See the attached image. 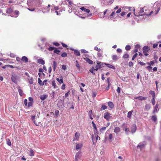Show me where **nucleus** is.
<instances>
[{
	"mask_svg": "<svg viewBox=\"0 0 161 161\" xmlns=\"http://www.w3.org/2000/svg\"><path fill=\"white\" fill-rule=\"evenodd\" d=\"M160 7H161V2H156L154 3L153 6V8L155 10V15L157 14L160 10Z\"/></svg>",
	"mask_w": 161,
	"mask_h": 161,
	"instance_id": "obj_1",
	"label": "nucleus"
},
{
	"mask_svg": "<svg viewBox=\"0 0 161 161\" xmlns=\"http://www.w3.org/2000/svg\"><path fill=\"white\" fill-rule=\"evenodd\" d=\"M82 11H84V12L86 13L85 14V17L88 18H90L92 15V13H90V10L88 9H86L84 7H81L80 8Z\"/></svg>",
	"mask_w": 161,
	"mask_h": 161,
	"instance_id": "obj_2",
	"label": "nucleus"
},
{
	"mask_svg": "<svg viewBox=\"0 0 161 161\" xmlns=\"http://www.w3.org/2000/svg\"><path fill=\"white\" fill-rule=\"evenodd\" d=\"M97 64L95 67L94 70H97L99 69L104 67L105 66V64L106 63H103L101 62H99L98 61H97Z\"/></svg>",
	"mask_w": 161,
	"mask_h": 161,
	"instance_id": "obj_3",
	"label": "nucleus"
},
{
	"mask_svg": "<svg viewBox=\"0 0 161 161\" xmlns=\"http://www.w3.org/2000/svg\"><path fill=\"white\" fill-rule=\"evenodd\" d=\"M59 9V8L58 7H55L54 9H52L51 11L53 13H56L57 15H59L60 14L61 11L60 10L58 11H57Z\"/></svg>",
	"mask_w": 161,
	"mask_h": 161,
	"instance_id": "obj_4",
	"label": "nucleus"
},
{
	"mask_svg": "<svg viewBox=\"0 0 161 161\" xmlns=\"http://www.w3.org/2000/svg\"><path fill=\"white\" fill-rule=\"evenodd\" d=\"M122 126L123 127V129L125 130L126 133L127 135L128 134L130 131L129 129L127 127L125 123L124 124L122 125Z\"/></svg>",
	"mask_w": 161,
	"mask_h": 161,
	"instance_id": "obj_5",
	"label": "nucleus"
},
{
	"mask_svg": "<svg viewBox=\"0 0 161 161\" xmlns=\"http://www.w3.org/2000/svg\"><path fill=\"white\" fill-rule=\"evenodd\" d=\"M19 11L17 10H15L13 11L10 15V16L12 17H17L19 15Z\"/></svg>",
	"mask_w": 161,
	"mask_h": 161,
	"instance_id": "obj_6",
	"label": "nucleus"
},
{
	"mask_svg": "<svg viewBox=\"0 0 161 161\" xmlns=\"http://www.w3.org/2000/svg\"><path fill=\"white\" fill-rule=\"evenodd\" d=\"M110 114L108 113V112H106L104 114V118L107 120H109L111 117V116H110Z\"/></svg>",
	"mask_w": 161,
	"mask_h": 161,
	"instance_id": "obj_7",
	"label": "nucleus"
},
{
	"mask_svg": "<svg viewBox=\"0 0 161 161\" xmlns=\"http://www.w3.org/2000/svg\"><path fill=\"white\" fill-rule=\"evenodd\" d=\"M140 10L139 11V12L138 14H135V9L134 8L133 9V11H134V14L135 15V16H142V14H141L142 13L143 11H144V10H143V8H140Z\"/></svg>",
	"mask_w": 161,
	"mask_h": 161,
	"instance_id": "obj_8",
	"label": "nucleus"
},
{
	"mask_svg": "<svg viewBox=\"0 0 161 161\" xmlns=\"http://www.w3.org/2000/svg\"><path fill=\"white\" fill-rule=\"evenodd\" d=\"M83 146V144L81 143H78L76 144L75 148L76 150L78 151L80 150Z\"/></svg>",
	"mask_w": 161,
	"mask_h": 161,
	"instance_id": "obj_9",
	"label": "nucleus"
},
{
	"mask_svg": "<svg viewBox=\"0 0 161 161\" xmlns=\"http://www.w3.org/2000/svg\"><path fill=\"white\" fill-rule=\"evenodd\" d=\"M80 136V134L78 132H76L75 135V137L74 138L73 141H78Z\"/></svg>",
	"mask_w": 161,
	"mask_h": 161,
	"instance_id": "obj_10",
	"label": "nucleus"
},
{
	"mask_svg": "<svg viewBox=\"0 0 161 161\" xmlns=\"http://www.w3.org/2000/svg\"><path fill=\"white\" fill-rule=\"evenodd\" d=\"M81 156V151H79L76 153L75 156V159H79Z\"/></svg>",
	"mask_w": 161,
	"mask_h": 161,
	"instance_id": "obj_11",
	"label": "nucleus"
},
{
	"mask_svg": "<svg viewBox=\"0 0 161 161\" xmlns=\"http://www.w3.org/2000/svg\"><path fill=\"white\" fill-rule=\"evenodd\" d=\"M136 130V124H133L131 128V132L132 133H135Z\"/></svg>",
	"mask_w": 161,
	"mask_h": 161,
	"instance_id": "obj_12",
	"label": "nucleus"
},
{
	"mask_svg": "<svg viewBox=\"0 0 161 161\" xmlns=\"http://www.w3.org/2000/svg\"><path fill=\"white\" fill-rule=\"evenodd\" d=\"M37 62L38 63L43 65L45 64V61L42 58L37 59Z\"/></svg>",
	"mask_w": 161,
	"mask_h": 161,
	"instance_id": "obj_13",
	"label": "nucleus"
},
{
	"mask_svg": "<svg viewBox=\"0 0 161 161\" xmlns=\"http://www.w3.org/2000/svg\"><path fill=\"white\" fill-rule=\"evenodd\" d=\"M17 78V76L15 74L13 75L11 78L12 81L14 83L16 82V80Z\"/></svg>",
	"mask_w": 161,
	"mask_h": 161,
	"instance_id": "obj_14",
	"label": "nucleus"
},
{
	"mask_svg": "<svg viewBox=\"0 0 161 161\" xmlns=\"http://www.w3.org/2000/svg\"><path fill=\"white\" fill-rule=\"evenodd\" d=\"M30 156L32 157L34 155V151L31 149H30L29 153H28Z\"/></svg>",
	"mask_w": 161,
	"mask_h": 161,
	"instance_id": "obj_15",
	"label": "nucleus"
},
{
	"mask_svg": "<svg viewBox=\"0 0 161 161\" xmlns=\"http://www.w3.org/2000/svg\"><path fill=\"white\" fill-rule=\"evenodd\" d=\"M21 60L23 62H24L25 63H27L28 61V58L25 56H24L22 57Z\"/></svg>",
	"mask_w": 161,
	"mask_h": 161,
	"instance_id": "obj_16",
	"label": "nucleus"
},
{
	"mask_svg": "<svg viewBox=\"0 0 161 161\" xmlns=\"http://www.w3.org/2000/svg\"><path fill=\"white\" fill-rule=\"evenodd\" d=\"M120 131V128L118 127H116L114 129V132L116 134H118Z\"/></svg>",
	"mask_w": 161,
	"mask_h": 161,
	"instance_id": "obj_17",
	"label": "nucleus"
},
{
	"mask_svg": "<svg viewBox=\"0 0 161 161\" xmlns=\"http://www.w3.org/2000/svg\"><path fill=\"white\" fill-rule=\"evenodd\" d=\"M85 59L87 62L90 64H92L93 63V61H92V60L88 58H85Z\"/></svg>",
	"mask_w": 161,
	"mask_h": 161,
	"instance_id": "obj_18",
	"label": "nucleus"
},
{
	"mask_svg": "<svg viewBox=\"0 0 161 161\" xmlns=\"http://www.w3.org/2000/svg\"><path fill=\"white\" fill-rule=\"evenodd\" d=\"M143 52L144 53H147L148 51V47L145 46L143 48Z\"/></svg>",
	"mask_w": 161,
	"mask_h": 161,
	"instance_id": "obj_19",
	"label": "nucleus"
},
{
	"mask_svg": "<svg viewBox=\"0 0 161 161\" xmlns=\"http://www.w3.org/2000/svg\"><path fill=\"white\" fill-rule=\"evenodd\" d=\"M47 95L44 94V95H41L40 96V98L42 100H44L47 98Z\"/></svg>",
	"mask_w": 161,
	"mask_h": 161,
	"instance_id": "obj_20",
	"label": "nucleus"
},
{
	"mask_svg": "<svg viewBox=\"0 0 161 161\" xmlns=\"http://www.w3.org/2000/svg\"><path fill=\"white\" fill-rule=\"evenodd\" d=\"M133 112V110H131V111H129L128 113H127V117L130 119L131 118V115L132 114V113Z\"/></svg>",
	"mask_w": 161,
	"mask_h": 161,
	"instance_id": "obj_21",
	"label": "nucleus"
},
{
	"mask_svg": "<svg viewBox=\"0 0 161 161\" xmlns=\"http://www.w3.org/2000/svg\"><path fill=\"white\" fill-rule=\"evenodd\" d=\"M92 110H90L88 113V115L90 117V118L91 119H93V117L92 116Z\"/></svg>",
	"mask_w": 161,
	"mask_h": 161,
	"instance_id": "obj_22",
	"label": "nucleus"
},
{
	"mask_svg": "<svg viewBox=\"0 0 161 161\" xmlns=\"http://www.w3.org/2000/svg\"><path fill=\"white\" fill-rule=\"evenodd\" d=\"M158 107V105L156 104L155 106L154 109L153 111V113L154 114L156 112H157V109Z\"/></svg>",
	"mask_w": 161,
	"mask_h": 161,
	"instance_id": "obj_23",
	"label": "nucleus"
},
{
	"mask_svg": "<svg viewBox=\"0 0 161 161\" xmlns=\"http://www.w3.org/2000/svg\"><path fill=\"white\" fill-rule=\"evenodd\" d=\"M108 105L109 106V107L111 108H112L114 107V104L113 103L111 102H109L108 103Z\"/></svg>",
	"mask_w": 161,
	"mask_h": 161,
	"instance_id": "obj_24",
	"label": "nucleus"
},
{
	"mask_svg": "<svg viewBox=\"0 0 161 161\" xmlns=\"http://www.w3.org/2000/svg\"><path fill=\"white\" fill-rule=\"evenodd\" d=\"M149 93L152 95L153 98H155V95L154 91L151 90L149 91Z\"/></svg>",
	"mask_w": 161,
	"mask_h": 161,
	"instance_id": "obj_25",
	"label": "nucleus"
},
{
	"mask_svg": "<svg viewBox=\"0 0 161 161\" xmlns=\"http://www.w3.org/2000/svg\"><path fill=\"white\" fill-rule=\"evenodd\" d=\"M105 65H107V66L109 68H112V69H115V68L114 66H113L110 64H105Z\"/></svg>",
	"mask_w": 161,
	"mask_h": 161,
	"instance_id": "obj_26",
	"label": "nucleus"
},
{
	"mask_svg": "<svg viewBox=\"0 0 161 161\" xmlns=\"http://www.w3.org/2000/svg\"><path fill=\"white\" fill-rule=\"evenodd\" d=\"M147 97H143L142 96H139V100L140 101H142V100H145L147 99Z\"/></svg>",
	"mask_w": 161,
	"mask_h": 161,
	"instance_id": "obj_27",
	"label": "nucleus"
},
{
	"mask_svg": "<svg viewBox=\"0 0 161 161\" xmlns=\"http://www.w3.org/2000/svg\"><path fill=\"white\" fill-rule=\"evenodd\" d=\"M150 108H151V107H150V104H147L145 106V110L148 111L150 109Z\"/></svg>",
	"mask_w": 161,
	"mask_h": 161,
	"instance_id": "obj_28",
	"label": "nucleus"
},
{
	"mask_svg": "<svg viewBox=\"0 0 161 161\" xmlns=\"http://www.w3.org/2000/svg\"><path fill=\"white\" fill-rule=\"evenodd\" d=\"M74 54L75 55L77 56H79L80 55V53L79 51L77 50H74Z\"/></svg>",
	"mask_w": 161,
	"mask_h": 161,
	"instance_id": "obj_29",
	"label": "nucleus"
},
{
	"mask_svg": "<svg viewBox=\"0 0 161 161\" xmlns=\"http://www.w3.org/2000/svg\"><path fill=\"white\" fill-rule=\"evenodd\" d=\"M52 86L53 87V88H56L57 87V86L54 80H53L52 81Z\"/></svg>",
	"mask_w": 161,
	"mask_h": 161,
	"instance_id": "obj_30",
	"label": "nucleus"
},
{
	"mask_svg": "<svg viewBox=\"0 0 161 161\" xmlns=\"http://www.w3.org/2000/svg\"><path fill=\"white\" fill-rule=\"evenodd\" d=\"M107 106L104 104L102 105L101 107L100 108V110L102 111L104 110L107 108Z\"/></svg>",
	"mask_w": 161,
	"mask_h": 161,
	"instance_id": "obj_31",
	"label": "nucleus"
},
{
	"mask_svg": "<svg viewBox=\"0 0 161 161\" xmlns=\"http://www.w3.org/2000/svg\"><path fill=\"white\" fill-rule=\"evenodd\" d=\"M28 79L29 81V82L30 84H32L33 83V82L32 78L29 77L28 78Z\"/></svg>",
	"mask_w": 161,
	"mask_h": 161,
	"instance_id": "obj_32",
	"label": "nucleus"
},
{
	"mask_svg": "<svg viewBox=\"0 0 161 161\" xmlns=\"http://www.w3.org/2000/svg\"><path fill=\"white\" fill-rule=\"evenodd\" d=\"M13 12L11 8H8L6 11V12L8 14H11V13Z\"/></svg>",
	"mask_w": 161,
	"mask_h": 161,
	"instance_id": "obj_33",
	"label": "nucleus"
},
{
	"mask_svg": "<svg viewBox=\"0 0 161 161\" xmlns=\"http://www.w3.org/2000/svg\"><path fill=\"white\" fill-rule=\"evenodd\" d=\"M50 6V5L49 4L47 8H46V9H44L43 10V12L44 13H47L48 12L49 10V9L48 8Z\"/></svg>",
	"mask_w": 161,
	"mask_h": 161,
	"instance_id": "obj_34",
	"label": "nucleus"
},
{
	"mask_svg": "<svg viewBox=\"0 0 161 161\" xmlns=\"http://www.w3.org/2000/svg\"><path fill=\"white\" fill-rule=\"evenodd\" d=\"M115 14V12L114 11L112 13L110 16V19L111 20L113 19V17H114V15Z\"/></svg>",
	"mask_w": 161,
	"mask_h": 161,
	"instance_id": "obj_35",
	"label": "nucleus"
},
{
	"mask_svg": "<svg viewBox=\"0 0 161 161\" xmlns=\"http://www.w3.org/2000/svg\"><path fill=\"white\" fill-rule=\"evenodd\" d=\"M57 67V63L55 61H53V69L54 70H55L56 67Z\"/></svg>",
	"mask_w": 161,
	"mask_h": 161,
	"instance_id": "obj_36",
	"label": "nucleus"
},
{
	"mask_svg": "<svg viewBox=\"0 0 161 161\" xmlns=\"http://www.w3.org/2000/svg\"><path fill=\"white\" fill-rule=\"evenodd\" d=\"M38 83L41 86L44 85V83H42V80L39 78L38 79Z\"/></svg>",
	"mask_w": 161,
	"mask_h": 161,
	"instance_id": "obj_37",
	"label": "nucleus"
},
{
	"mask_svg": "<svg viewBox=\"0 0 161 161\" xmlns=\"http://www.w3.org/2000/svg\"><path fill=\"white\" fill-rule=\"evenodd\" d=\"M56 80L59 82L60 84L63 83V80L62 79H59L58 78H57L56 79Z\"/></svg>",
	"mask_w": 161,
	"mask_h": 161,
	"instance_id": "obj_38",
	"label": "nucleus"
},
{
	"mask_svg": "<svg viewBox=\"0 0 161 161\" xmlns=\"http://www.w3.org/2000/svg\"><path fill=\"white\" fill-rule=\"evenodd\" d=\"M144 145L143 144H140L138 145L137 146V147L138 148H139L141 149H142L144 147Z\"/></svg>",
	"mask_w": 161,
	"mask_h": 161,
	"instance_id": "obj_39",
	"label": "nucleus"
},
{
	"mask_svg": "<svg viewBox=\"0 0 161 161\" xmlns=\"http://www.w3.org/2000/svg\"><path fill=\"white\" fill-rule=\"evenodd\" d=\"M97 57L99 59H102L103 57L102 54L100 53H97Z\"/></svg>",
	"mask_w": 161,
	"mask_h": 161,
	"instance_id": "obj_40",
	"label": "nucleus"
},
{
	"mask_svg": "<svg viewBox=\"0 0 161 161\" xmlns=\"http://www.w3.org/2000/svg\"><path fill=\"white\" fill-rule=\"evenodd\" d=\"M18 92L20 95L22 96L23 94V91L22 90L20 89H19L18 90Z\"/></svg>",
	"mask_w": 161,
	"mask_h": 161,
	"instance_id": "obj_41",
	"label": "nucleus"
},
{
	"mask_svg": "<svg viewBox=\"0 0 161 161\" xmlns=\"http://www.w3.org/2000/svg\"><path fill=\"white\" fill-rule=\"evenodd\" d=\"M112 58L114 61H116L118 59L117 56L116 55H114L112 56Z\"/></svg>",
	"mask_w": 161,
	"mask_h": 161,
	"instance_id": "obj_42",
	"label": "nucleus"
},
{
	"mask_svg": "<svg viewBox=\"0 0 161 161\" xmlns=\"http://www.w3.org/2000/svg\"><path fill=\"white\" fill-rule=\"evenodd\" d=\"M152 119L154 122L156 121L157 120V117L155 115L153 116H152Z\"/></svg>",
	"mask_w": 161,
	"mask_h": 161,
	"instance_id": "obj_43",
	"label": "nucleus"
},
{
	"mask_svg": "<svg viewBox=\"0 0 161 161\" xmlns=\"http://www.w3.org/2000/svg\"><path fill=\"white\" fill-rule=\"evenodd\" d=\"M80 51L81 53H88V51H86L85 49H82L80 50Z\"/></svg>",
	"mask_w": 161,
	"mask_h": 161,
	"instance_id": "obj_44",
	"label": "nucleus"
},
{
	"mask_svg": "<svg viewBox=\"0 0 161 161\" xmlns=\"http://www.w3.org/2000/svg\"><path fill=\"white\" fill-rule=\"evenodd\" d=\"M155 98H152V104L153 105H155Z\"/></svg>",
	"mask_w": 161,
	"mask_h": 161,
	"instance_id": "obj_45",
	"label": "nucleus"
},
{
	"mask_svg": "<svg viewBox=\"0 0 161 161\" xmlns=\"http://www.w3.org/2000/svg\"><path fill=\"white\" fill-rule=\"evenodd\" d=\"M69 7H73L74 4L72 2H71V1H69Z\"/></svg>",
	"mask_w": 161,
	"mask_h": 161,
	"instance_id": "obj_46",
	"label": "nucleus"
},
{
	"mask_svg": "<svg viewBox=\"0 0 161 161\" xmlns=\"http://www.w3.org/2000/svg\"><path fill=\"white\" fill-rule=\"evenodd\" d=\"M94 49L95 50L97 51L98 52H100L101 51V49L98 48L97 47H94Z\"/></svg>",
	"mask_w": 161,
	"mask_h": 161,
	"instance_id": "obj_47",
	"label": "nucleus"
},
{
	"mask_svg": "<svg viewBox=\"0 0 161 161\" xmlns=\"http://www.w3.org/2000/svg\"><path fill=\"white\" fill-rule=\"evenodd\" d=\"M32 103H33L32 102H29L28 103V104L27 105L28 106V107H29L32 106Z\"/></svg>",
	"mask_w": 161,
	"mask_h": 161,
	"instance_id": "obj_48",
	"label": "nucleus"
},
{
	"mask_svg": "<svg viewBox=\"0 0 161 161\" xmlns=\"http://www.w3.org/2000/svg\"><path fill=\"white\" fill-rule=\"evenodd\" d=\"M129 56V55L127 53H125L124 54L123 57L124 58H128Z\"/></svg>",
	"mask_w": 161,
	"mask_h": 161,
	"instance_id": "obj_49",
	"label": "nucleus"
},
{
	"mask_svg": "<svg viewBox=\"0 0 161 161\" xmlns=\"http://www.w3.org/2000/svg\"><path fill=\"white\" fill-rule=\"evenodd\" d=\"M125 48L126 50H129L130 49V47L129 45L126 46Z\"/></svg>",
	"mask_w": 161,
	"mask_h": 161,
	"instance_id": "obj_50",
	"label": "nucleus"
},
{
	"mask_svg": "<svg viewBox=\"0 0 161 161\" xmlns=\"http://www.w3.org/2000/svg\"><path fill=\"white\" fill-rule=\"evenodd\" d=\"M137 55L138 54L137 53H136L133 56L132 58V60H133L135 59V58L137 57Z\"/></svg>",
	"mask_w": 161,
	"mask_h": 161,
	"instance_id": "obj_51",
	"label": "nucleus"
},
{
	"mask_svg": "<svg viewBox=\"0 0 161 161\" xmlns=\"http://www.w3.org/2000/svg\"><path fill=\"white\" fill-rule=\"evenodd\" d=\"M114 1V0H108L107 3L108 4H111L113 3Z\"/></svg>",
	"mask_w": 161,
	"mask_h": 161,
	"instance_id": "obj_52",
	"label": "nucleus"
},
{
	"mask_svg": "<svg viewBox=\"0 0 161 161\" xmlns=\"http://www.w3.org/2000/svg\"><path fill=\"white\" fill-rule=\"evenodd\" d=\"M61 56L63 57H65L67 56V54L66 53L64 52L62 54Z\"/></svg>",
	"mask_w": 161,
	"mask_h": 161,
	"instance_id": "obj_53",
	"label": "nucleus"
},
{
	"mask_svg": "<svg viewBox=\"0 0 161 161\" xmlns=\"http://www.w3.org/2000/svg\"><path fill=\"white\" fill-rule=\"evenodd\" d=\"M76 67L79 69L80 68V66L79 64L78 63V62L77 61H76Z\"/></svg>",
	"mask_w": 161,
	"mask_h": 161,
	"instance_id": "obj_54",
	"label": "nucleus"
},
{
	"mask_svg": "<svg viewBox=\"0 0 161 161\" xmlns=\"http://www.w3.org/2000/svg\"><path fill=\"white\" fill-rule=\"evenodd\" d=\"M7 144L8 145H9V146L11 145V142L10 141V140L9 139L7 140Z\"/></svg>",
	"mask_w": 161,
	"mask_h": 161,
	"instance_id": "obj_55",
	"label": "nucleus"
},
{
	"mask_svg": "<svg viewBox=\"0 0 161 161\" xmlns=\"http://www.w3.org/2000/svg\"><path fill=\"white\" fill-rule=\"evenodd\" d=\"M24 103L25 106L27 105V99H25L24 101Z\"/></svg>",
	"mask_w": 161,
	"mask_h": 161,
	"instance_id": "obj_56",
	"label": "nucleus"
},
{
	"mask_svg": "<svg viewBox=\"0 0 161 161\" xmlns=\"http://www.w3.org/2000/svg\"><path fill=\"white\" fill-rule=\"evenodd\" d=\"M54 48L55 47H49L48 49L50 51H52V50H53L54 49Z\"/></svg>",
	"mask_w": 161,
	"mask_h": 161,
	"instance_id": "obj_57",
	"label": "nucleus"
},
{
	"mask_svg": "<svg viewBox=\"0 0 161 161\" xmlns=\"http://www.w3.org/2000/svg\"><path fill=\"white\" fill-rule=\"evenodd\" d=\"M112 138H113V135H112V134H110L109 135V136H108V139H109L110 140H111V139H112Z\"/></svg>",
	"mask_w": 161,
	"mask_h": 161,
	"instance_id": "obj_58",
	"label": "nucleus"
},
{
	"mask_svg": "<svg viewBox=\"0 0 161 161\" xmlns=\"http://www.w3.org/2000/svg\"><path fill=\"white\" fill-rule=\"evenodd\" d=\"M60 52V51L57 49H55L54 50V52L57 54H58Z\"/></svg>",
	"mask_w": 161,
	"mask_h": 161,
	"instance_id": "obj_59",
	"label": "nucleus"
},
{
	"mask_svg": "<svg viewBox=\"0 0 161 161\" xmlns=\"http://www.w3.org/2000/svg\"><path fill=\"white\" fill-rule=\"evenodd\" d=\"M97 93L96 92H92V97H95L96 96Z\"/></svg>",
	"mask_w": 161,
	"mask_h": 161,
	"instance_id": "obj_60",
	"label": "nucleus"
},
{
	"mask_svg": "<svg viewBox=\"0 0 161 161\" xmlns=\"http://www.w3.org/2000/svg\"><path fill=\"white\" fill-rule=\"evenodd\" d=\"M55 114L56 115H58L59 114V111L58 110H56L55 111Z\"/></svg>",
	"mask_w": 161,
	"mask_h": 161,
	"instance_id": "obj_61",
	"label": "nucleus"
},
{
	"mask_svg": "<svg viewBox=\"0 0 161 161\" xmlns=\"http://www.w3.org/2000/svg\"><path fill=\"white\" fill-rule=\"evenodd\" d=\"M121 88L119 87H118L117 89V92L118 93H120V92Z\"/></svg>",
	"mask_w": 161,
	"mask_h": 161,
	"instance_id": "obj_62",
	"label": "nucleus"
},
{
	"mask_svg": "<svg viewBox=\"0 0 161 161\" xmlns=\"http://www.w3.org/2000/svg\"><path fill=\"white\" fill-rule=\"evenodd\" d=\"M154 64V62L153 61H151L150 62V63H148V65H153Z\"/></svg>",
	"mask_w": 161,
	"mask_h": 161,
	"instance_id": "obj_63",
	"label": "nucleus"
},
{
	"mask_svg": "<svg viewBox=\"0 0 161 161\" xmlns=\"http://www.w3.org/2000/svg\"><path fill=\"white\" fill-rule=\"evenodd\" d=\"M65 85L64 84H63L61 88L62 90H64L65 89Z\"/></svg>",
	"mask_w": 161,
	"mask_h": 161,
	"instance_id": "obj_64",
	"label": "nucleus"
}]
</instances>
